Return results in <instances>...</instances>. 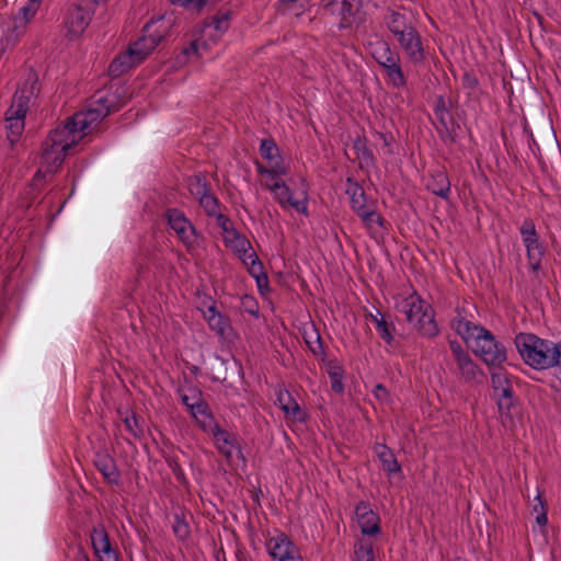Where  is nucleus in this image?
Wrapping results in <instances>:
<instances>
[{
	"label": "nucleus",
	"mask_w": 561,
	"mask_h": 561,
	"mask_svg": "<svg viewBox=\"0 0 561 561\" xmlns=\"http://www.w3.org/2000/svg\"><path fill=\"white\" fill-rule=\"evenodd\" d=\"M375 451L381 461L385 471H387L389 474L401 471V466L397 461V458L390 448H388L386 445L378 444L375 447Z\"/></svg>",
	"instance_id": "obj_29"
},
{
	"label": "nucleus",
	"mask_w": 561,
	"mask_h": 561,
	"mask_svg": "<svg viewBox=\"0 0 561 561\" xmlns=\"http://www.w3.org/2000/svg\"><path fill=\"white\" fill-rule=\"evenodd\" d=\"M270 165H271V168H266L263 164L257 162L256 169L260 174L267 175L270 178L271 182H273L274 180H277L282 175L287 174V169L284 164L275 163V164H270Z\"/></svg>",
	"instance_id": "obj_44"
},
{
	"label": "nucleus",
	"mask_w": 561,
	"mask_h": 561,
	"mask_svg": "<svg viewBox=\"0 0 561 561\" xmlns=\"http://www.w3.org/2000/svg\"><path fill=\"white\" fill-rule=\"evenodd\" d=\"M204 317L207 320L210 330L221 339H226L228 333L232 330L229 318L221 314L215 305L207 308Z\"/></svg>",
	"instance_id": "obj_21"
},
{
	"label": "nucleus",
	"mask_w": 561,
	"mask_h": 561,
	"mask_svg": "<svg viewBox=\"0 0 561 561\" xmlns=\"http://www.w3.org/2000/svg\"><path fill=\"white\" fill-rule=\"evenodd\" d=\"M453 329L468 343L474 342V352L493 369L501 368L507 360L505 346L499 342L491 331L458 316L451 321Z\"/></svg>",
	"instance_id": "obj_2"
},
{
	"label": "nucleus",
	"mask_w": 561,
	"mask_h": 561,
	"mask_svg": "<svg viewBox=\"0 0 561 561\" xmlns=\"http://www.w3.org/2000/svg\"><path fill=\"white\" fill-rule=\"evenodd\" d=\"M323 9L332 14L339 13L345 16L350 13L352 4L347 0H322Z\"/></svg>",
	"instance_id": "obj_41"
},
{
	"label": "nucleus",
	"mask_w": 561,
	"mask_h": 561,
	"mask_svg": "<svg viewBox=\"0 0 561 561\" xmlns=\"http://www.w3.org/2000/svg\"><path fill=\"white\" fill-rule=\"evenodd\" d=\"M245 259H247L245 264L249 266L248 271L251 276L257 277V276L265 274L264 266L254 251L249 252L245 255Z\"/></svg>",
	"instance_id": "obj_46"
},
{
	"label": "nucleus",
	"mask_w": 561,
	"mask_h": 561,
	"mask_svg": "<svg viewBox=\"0 0 561 561\" xmlns=\"http://www.w3.org/2000/svg\"><path fill=\"white\" fill-rule=\"evenodd\" d=\"M231 14L230 10H219L215 15L205 21V25L213 26L217 32L224 33L230 26Z\"/></svg>",
	"instance_id": "obj_36"
},
{
	"label": "nucleus",
	"mask_w": 561,
	"mask_h": 561,
	"mask_svg": "<svg viewBox=\"0 0 561 561\" xmlns=\"http://www.w3.org/2000/svg\"><path fill=\"white\" fill-rule=\"evenodd\" d=\"M38 93V76L35 71L31 70L22 85L14 93L9 108L26 114L28 108L35 104Z\"/></svg>",
	"instance_id": "obj_10"
},
{
	"label": "nucleus",
	"mask_w": 561,
	"mask_h": 561,
	"mask_svg": "<svg viewBox=\"0 0 561 561\" xmlns=\"http://www.w3.org/2000/svg\"><path fill=\"white\" fill-rule=\"evenodd\" d=\"M345 193L350 197L351 206L354 213L363 210V208L367 206V199L364 188L352 178H347L346 180Z\"/></svg>",
	"instance_id": "obj_26"
},
{
	"label": "nucleus",
	"mask_w": 561,
	"mask_h": 561,
	"mask_svg": "<svg viewBox=\"0 0 561 561\" xmlns=\"http://www.w3.org/2000/svg\"><path fill=\"white\" fill-rule=\"evenodd\" d=\"M197 50H198V45H197V42H192L186 48H184L183 53L185 55H191V54H197Z\"/></svg>",
	"instance_id": "obj_57"
},
{
	"label": "nucleus",
	"mask_w": 561,
	"mask_h": 561,
	"mask_svg": "<svg viewBox=\"0 0 561 561\" xmlns=\"http://www.w3.org/2000/svg\"><path fill=\"white\" fill-rule=\"evenodd\" d=\"M375 394L377 398L379 399H387L388 397V391L386 389V387L381 383H378L376 385L375 387Z\"/></svg>",
	"instance_id": "obj_55"
},
{
	"label": "nucleus",
	"mask_w": 561,
	"mask_h": 561,
	"mask_svg": "<svg viewBox=\"0 0 561 561\" xmlns=\"http://www.w3.org/2000/svg\"><path fill=\"white\" fill-rule=\"evenodd\" d=\"M355 214L363 220L367 228H373L374 224H378L379 226L383 224V218L369 206H365L363 210H358Z\"/></svg>",
	"instance_id": "obj_42"
},
{
	"label": "nucleus",
	"mask_w": 561,
	"mask_h": 561,
	"mask_svg": "<svg viewBox=\"0 0 561 561\" xmlns=\"http://www.w3.org/2000/svg\"><path fill=\"white\" fill-rule=\"evenodd\" d=\"M93 10L76 4L68 9L64 24L66 37L70 41L79 38L89 26Z\"/></svg>",
	"instance_id": "obj_11"
},
{
	"label": "nucleus",
	"mask_w": 561,
	"mask_h": 561,
	"mask_svg": "<svg viewBox=\"0 0 561 561\" xmlns=\"http://www.w3.org/2000/svg\"><path fill=\"white\" fill-rule=\"evenodd\" d=\"M396 309L405 316V320L425 337L433 339L438 335L439 329L435 321L431 305L416 293L409 295L396 305Z\"/></svg>",
	"instance_id": "obj_4"
},
{
	"label": "nucleus",
	"mask_w": 561,
	"mask_h": 561,
	"mask_svg": "<svg viewBox=\"0 0 561 561\" xmlns=\"http://www.w3.org/2000/svg\"><path fill=\"white\" fill-rule=\"evenodd\" d=\"M366 318H367L368 320H370V321L375 324V327L378 324L379 319H380V317H379L378 314H374V313H371V312H369V313L366 316Z\"/></svg>",
	"instance_id": "obj_59"
},
{
	"label": "nucleus",
	"mask_w": 561,
	"mask_h": 561,
	"mask_svg": "<svg viewBox=\"0 0 561 561\" xmlns=\"http://www.w3.org/2000/svg\"><path fill=\"white\" fill-rule=\"evenodd\" d=\"M224 242L226 247L231 248L239 255L243 263H247L245 255L252 251V247L244 236L233 228L224 236Z\"/></svg>",
	"instance_id": "obj_22"
},
{
	"label": "nucleus",
	"mask_w": 561,
	"mask_h": 561,
	"mask_svg": "<svg viewBox=\"0 0 561 561\" xmlns=\"http://www.w3.org/2000/svg\"><path fill=\"white\" fill-rule=\"evenodd\" d=\"M462 87L469 91H473L479 85V80L477 76L473 72H465L461 78Z\"/></svg>",
	"instance_id": "obj_51"
},
{
	"label": "nucleus",
	"mask_w": 561,
	"mask_h": 561,
	"mask_svg": "<svg viewBox=\"0 0 561 561\" xmlns=\"http://www.w3.org/2000/svg\"><path fill=\"white\" fill-rule=\"evenodd\" d=\"M188 410L192 416L202 425L203 428H206V426L211 423L213 415L209 412L208 404L204 401L203 397L196 402H192V405H190Z\"/></svg>",
	"instance_id": "obj_33"
},
{
	"label": "nucleus",
	"mask_w": 561,
	"mask_h": 561,
	"mask_svg": "<svg viewBox=\"0 0 561 561\" xmlns=\"http://www.w3.org/2000/svg\"><path fill=\"white\" fill-rule=\"evenodd\" d=\"M380 316L379 322L376 325V330L380 336V339L389 346H392L394 343V331L396 327L393 322L387 321L386 318L378 311Z\"/></svg>",
	"instance_id": "obj_37"
},
{
	"label": "nucleus",
	"mask_w": 561,
	"mask_h": 561,
	"mask_svg": "<svg viewBox=\"0 0 561 561\" xmlns=\"http://www.w3.org/2000/svg\"><path fill=\"white\" fill-rule=\"evenodd\" d=\"M5 115L8 139L11 142V145H14L20 139L24 130L25 113H18V111L9 108Z\"/></svg>",
	"instance_id": "obj_24"
},
{
	"label": "nucleus",
	"mask_w": 561,
	"mask_h": 561,
	"mask_svg": "<svg viewBox=\"0 0 561 561\" xmlns=\"http://www.w3.org/2000/svg\"><path fill=\"white\" fill-rule=\"evenodd\" d=\"M266 187L274 194V198L282 207L289 206L295 208L298 213H307L306 198L304 201L295 199L293 192L280 178L267 183Z\"/></svg>",
	"instance_id": "obj_17"
},
{
	"label": "nucleus",
	"mask_w": 561,
	"mask_h": 561,
	"mask_svg": "<svg viewBox=\"0 0 561 561\" xmlns=\"http://www.w3.org/2000/svg\"><path fill=\"white\" fill-rule=\"evenodd\" d=\"M173 531L180 540H185L190 535V528H173Z\"/></svg>",
	"instance_id": "obj_56"
},
{
	"label": "nucleus",
	"mask_w": 561,
	"mask_h": 561,
	"mask_svg": "<svg viewBox=\"0 0 561 561\" xmlns=\"http://www.w3.org/2000/svg\"><path fill=\"white\" fill-rule=\"evenodd\" d=\"M519 232L527 251L529 267L536 273L541 268L545 248L539 241L534 221L531 219H525L519 228Z\"/></svg>",
	"instance_id": "obj_8"
},
{
	"label": "nucleus",
	"mask_w": 561,
	"mask_h": 561,
	"mask_svg": "<svg viewBox=\"0 0 561 561\" xmlns=\"http://www.w3.org/2000/svg\"><path fill=\"white\" fill-rule=\"evenodd\" d=\"M515 346L523 360L535 369H547L557 366L554 342L540 339L534 333H518L514 339Z\"/></svg>",
	"instance_id": "obj_3"
},
{
	"label": "nucleus",
	"mask_w": 561,
	"mask_h": 561,
	"mask_svg": "<svg viewBox=\"0 0 561 561\" xmlns=\"http://www.w3.org/2000/svg\"><path fill=\"white\" fill-rule=\"evenodd\" d=\"M370 46L373 58L383 69L389 82L397 89L404 88L407 85V78L401 67L399 54L392 50L390 45L383 39H378L370 44Z\"/></svg>",
	"instance_id": "obj_6"
},
{
	"label": "nucleus",
	"mask_w": 561,
	"mask_h": 561,
	"mask_svg": "<svg viewBox=\"0 0 561 561\" xmlns=\"http://www.w3.org/2000/svg\"><path fill=\"white\" fill-rule=\"evenodd\" d=\"M387 25L389 31L393 34L396 38H399L403 34L415 28V26L412 24L411 21H409L405 14H402L397 11H391L387 21Z\"/></svg>",
	"instance_id": "obj_27"
},
{
	"label": "nucleus",
	"mask_w": 561,
	"mask_h": 561,
	"mask_svg": "<svg viewBox=\"0 0 561 561\" xmlns=\"http://www.w3.org/2000/svg\"><path fill=\"white\" fill-rule=\"evenodd\" d=\"M260 153L270 164H284L279 149L273 139H263L261 141Z\"/></svg>",
	"instance_id": "obj_34"
},
{
	"label": "nucleus",
	"mask_w": 561,
	"mask_h": 561,
	"mask_svg": "<svg viewBox=\"0 0 561 561\" xmlns=\"http://www.w3.org/2000/svg\"><path fill=\"white\" fill-rule=\"evenodd\" d=\"M78 129L69 126V119L62 127L53 130L43 142L42 158L49 165L48 171L59 167L67 153L77 140Z\"/></svg>",
	"instance_id": "obj_5"
},
{
	"label": "nucleus",
	"mask_w": 561,
	"mask_h": 561,
	"mask_svg": "<svg viewBox=\"0 0 561 561\" xmlns=\"http://www.w3.org/2000/svg\"><path fill=\"white\" fill-rule=\"evenodd\" d=\"M242 307L245 312L259 317V305L253 297L244 295L242 297Z\"/></svg>",
	"instance_id": "obj_49"
},
{
	"label": "nucleus",
	"mask_w": 561,
	"mask_h": 561,
	"mask_svg": "<svg viewBox=\"0 0 561 561\" xmlns=\"http://www.w3.org/2000/svg\"><path fill=\"white\" fill-rule=\"evenodd\" d=\"M211 434L216 440L219 450L226 456H230L234 437L228 431L221 428L218 424L211 427Z\"/></svg>",
	"instance_id": "obj_31"
},
{
	"label": "nucleus",
	"mask_w": 561,
	"mask_h": 561,
	"mask_svg": "<svg viewBox=\"0 0 561 561\" xmlns=\"http://www.w3.org/2000/svg\"><path fill=\"white\" fill-rule=\"evenodd\" d=\"M354 522L357 526H380V518L369 503L360 502L354 512Z\"/></svg>",
	"instance_id": "obj_28"
},
{
	"label": "nucleus",
	"mask_w": 561,
	"mask_h": 561,
	"mask_svg": "<svg viewBox=\"0 0 561 561\" xmlns=\"http://www.w3.org/2000/svg\"><path fill=\"white\" fill-rule=\"evenodd\" d=\"M171 3L187 8V9H196L201 10L204 8L209 0H170Z\"/></svg>",
	"instance_id": "obj_50"
},
{
	"label": "nucleus",
	"mask_w": 561,
	"mask_h": 561,
	"mask_svg": "<svg viewBox=\"0 0 561 561\" xmlns=\"http://www.w3.org/2000/svg\"><path fill=\"white\" fill-rule=\"evenodd\" d=\"M381 538V528H362V536L354 546L355 561H376L374 549Z\"/></svg>",
	"instance_id": "obj_14"
},
{
	"label": "nucleus",
	"mask_w": 561,
	"mask_h": 561,
	"mask_svg": "<svg viewBox=\"0 0 561 561\" xmlns=\"http://www.w3.org/2000/svg\"><path fill=\"white\" fill-rule=\"evenodd\" d=\"M310 0H280V10L284 12H293L296 16H299L305 9L309 5Z\"/></svg>",
	"instance_id": "obj_45"
},
{
	"label": "nucleus",
	"mask_w": 561,
	"mask_h": 561,
	"mask_svg": "<svg viewBox=\"0 0 561 561\" xmlns=\"http://www.w3.org/2000/svg\"><path fill=\"white\" fill-rule=\"evenodd\" d=\"M187 187L191 195H193L196 198H199L201 196H204L205 194L211 191L210 184L203 173H196L191 175L187 179Z\"/></svg>",
	"instance_id": "obj_32"
},
{
	"label": "nucleus",
	"mask_w": 561,
	"mask_h": 561,
	"mask_svg": "<svg viewBox=\"0 0 561 561\" xmlns=\"http://www.w3.org/2000/svg\"><path fill=\"white\" fill-rule=\"evenodd\" d=\"M456 362V370L455 374L457 375L458 379L462 382L471 383L474 381H478L479 378H483L484 375L478 364L472 359L470 354H467L466 356H462Z\"/></svg>",
	"instance_id": "obj_20"
},
{
	"label": "nucleus",
	"mask_w": 561,
	"mask_h": 561,
	"mask_svg": "<svg viewBox=\"0 0 561 561\" xmlns=\"http://www.w3.org/2000/svg\"><path fill=\"white\" fill-rule=\"evenodd\" d=\"M124 425L126 430L135 437L140 438L144 434L142 428L139 425V421L135 414L124 419Z\"/></svg>",
	"instance_id": "obj_47"
},
{
	"label": "nucleus",
	"mask_w": 561,
	"mask_h": 561,
	"mask_svg": "<svg viewBox=\"0 0 561 561\" xmlns=\"http://www.w3.org/2000/svg\"><path fill=\"white\" fill-rule=\"evenodd\" d=\"M449 348L451 351V354H453L455 360L460 358V357H462V356H466L467 354H469L467 351H465L462 348L460 343L458 341H456V340L449 341Z\"/></svg>",
	"instance_id": "obj_53"
},
{
	"label": "nucleus",
	"mask_w": 561,
	"mask_h": 561,
	"mask_svg": "<svg viewBox=\"0 0 561 561\" xmlns=\"http://www.w3.org/2000/svg\"><path fill=\"white\" fill-rule=\"evenodd\" d=\"M181 401L190 409V405H192V402H196L203 397V393L199 389L192 387L188 388V392L179 391Z\"/></svg>",
	"instance_id": "obj_48"
},
{
	"label": "nucleus",
	"mask_w": 561,
	"mask_h": 561,
	"mask_svg": "<svg viewBox=\"0 0 561 561\" xmlns=\"http://www.w3.org/2000/svg\"><path fill=\"white\" fill-rule=\"evenodd\" d=\"M94 465L108 483L118 484L121 474L115 460L110 455L96 454Z\"/></svg>",
	"instance_id": "obj_23"
},
{
	"label": "nucleus",
	"mask_w": 561,
	"mask_h": 561,
	"mask_svg": "<svg viewBox=\"0 0 561 561\" xmlns=\"http://www.w3.org/2000/svg\"><path fill=\"white\" fill-rule=\"evenodd\" d=\"M407 58L415 66L422 65L426 59V53L422 36L415 28L397 38Z\"/></svg>",
	"instance_id": "obj_13"
},
{
	"label": "nucleus",
	"mask_w": 561,
	"mask_h": 561,
	"mask_svg": "<svg viewBox=\"0 0 561 561\" xmlns=\"http://www.w3.org/2000/svg\"><path fill=\"white\" fill-rule=\"evenodd\" d=\"M426 187L433 194L447 199L450 193V181L444 171L437 170L431 174Z\"/></svg>",
	"instance_id": "obj_25"
},
{
	"label": "nucleus",
	"mask_w": 561,
	"mask_h": 561,
	"mask_svg": "<svg viewBox=\"0 0 561 561\" xmlns=\"http://www.w3.org/2000/svg\"><path fill=\"white\" fill-rule=\"evenodd\" d=\"M164 218L187 250L195 248L196 229L182 210L168 208L164 213Z\"/></svg>",
	"instance_id": "obj_9"
},
{
	"label": "nucleus",
	"mask_w": 561,
	"mask_h": 561,
	"mask_svg": "<svg viewBox=\"0 0 561 561\" xmlns=\"http://www.w3.org/2000/svg\"><path fill=\"white\" fill-rule=\"evenodd\" d=\"M491 382L497 399L499 409L501 411H510L514 403V391L507 374L502 367L491 371Z\"/></svg>",
	"instance_id": "obj_12"
},
{
	"label": "nucleus",
	"mask_w": 561,
	"mask_h": 561,
	"mask_svg": "<svg viewBox=\"0 0 561 561\" xmlns=\"http://www.w3.org/2000/svg\"><path fill=\"white\" fill-rule=\"evenodd\" d=\"M376 135H377V137H378L380 140H382V142H383V145H385L386 147H389V146L391 145V141H392V139H393L392 137H388V136H387L386 134H383V133H377Z\"/></svg>",
	"instance_id": "obj_58"
},
{
	"label": "nucleus",
	"mask_w": 561,
	"mask_h": 561,
	"mask_svg": "<svg viewBox=\"0 0 561 561\" xmlns=\"http://www.w3.org/2000/svg\"><path fill=\"white\" fill-rule=\"evenodd\" d=\"M214 217H216L217 226L222 230V236H225L230 229L234 228L230 218L220 211Z\"/></svg>",
	"instance_id": "obj_52"
},
{
	"label": "nucleus",
	"mask_w": 561,
	"mask_h": 561,
	"mask_svg": "<svg viewBox=\"0 0 561 561\" xmlns=\"http://www.w3.org/2000/svg\"><path fill=\"white\" fill-rule=\"evenodd\" d=\"M328 375L331 381V388L335 393L344 391L343 374L344 370L336 362L330 360L327 365Z\"/></svg>",
	"instance_id": "obj_35"
},
{
	"label": "nucleus",
	"mask_w": 561,
	"mask_h": 561,
	"mask_svg": "<svg viewBox=\"0 0 561 561\" xmlns=\"http://www.w3.org/2000/svg\"><path fill=\"white\" fill-rule=\"evenodd\" d=\"M198 199L199 206L205 210L207 216L214 217L219 213L220 202L219 199L211 193V191L204 196H201Z\"/></svg>",
	"instance_id": "obj_39"
},
{
	"label": "nucleus",
	"mask_w": 561,
	"mask_h": 561,
	"mask_svg": "<svg viewBox=\"0 0 561 561\" xmlns=\"http://www.w3.org/2000/svg\"><path fill=\"white\" fill-rule=\"evenodd\" d=\"M114 96H99L95 100V105L90 107L84 113H77L72 117L69 118V126L78 129L79 133L87 135L92 129V125L94 123H99L103 118H105L111 112L116 111L113 105Z\"/></svg>",
	"instance_id": "obj_7"
},
{
	"label": "nucleus",
	"mask_w": 561,
	"mask_h": 561,
	"mask_svg": "<svg viewBox=\"0 0 561 561\" xmlns=\"http://www.w3.org/2000/svg\"><path fill=\"white\" fill-rule=\"evenodd\" d=\"M354 150L356 152V157L359 160L360 165L374 164L373 152L367 148L366 144L359 138L354 142Z\"/></svg>",
	"instance_id": "obj_43"
},
{
	"label": "nucleus",
	"mask_w": 561,
	"mask_h": 561,
	"mask_svg": "<svg viewBox=\"0 0 561 561\" xmlns=\"http://www.w3.org/2000/svg\"><path fill=\"white\" fill-rule=\"evenodd\" d=\"M171 27V21L163 16L146 23L141 37L131 43L126 51L121 53L112 60L108 66V75L112 78H117L142 62L170 35Z\"/></svg>",
	"instance_id": "obj_1"
},
{
	"label": "nucleus",
	"mask_w": 561,
	"mask_h": 561,
	"mask_svg": "<svg viewBox=\"0 0 561 561\" xmlns=\"http://www.w3.org/2000/svg\"><path fill=\"white\" fill-rule=\"evenodd\" d=\"M276 403L285 413V417L291 422H305L306 414L300 409L297 401L291 397L290 392L285 389H280L277 392Z\"/></svg>",
	"instance_id": "obj_19"
},
{
	"label": "nucleus",
	"mask_w": 561,
	"mask_h": 561,
	"mask_svg": "<svg viewBox=\"0 0 561 561\" xmlns=\"http://www.w3.org/2000/svg\"><path fill=\"white\" fill-rule=\"evenodd\" d=\"M554 346L557 350V356L559 357V358H557V360H558L557 366L561 367V341L559 343H556Z\"/></svg>",
	"instance_id": "obj_60"
},
{
	"label": "nucleus",
	"mask_w": 561,
	"mask_h": 561,
	"mask_svg": "<svg viewBox=\"0 0 561 561\" xmlns=\"http://www.w3.org/2000/svg\"><path fill=\"white\" fill-rule=\"evenodd\" d=\"M42 176L43 175H42L41 171H37L36 174H35V179H38V178H42Z\"/></svg>",
	"instance_id": "obj_62"
},
{
	"label": "nucleus",
	"mask_w": 561,
	"mask_h": 561,
	"mask_svg": "<svg viewBox=\"0 0 561 561\" xmlns=\"http://www.w3.org/2000/svg\"><path fill=\"white\" fill-rule=\"evenodd\" d=\"M91 541L96 561H118L117 552L112 547L105 528H93Z\"/></svg>",
	"instance_id": "obj_18"
},
{
	"label": "nucleus",
	"mask_w": 561,
	"mask_h": 561,
	"mask_svg": "<svg viewBox=\"0 0 561 561\" xmlns=\"http://www.w3.org/2000/svg\"><path fill=\"white\" fill-rule=\"evenodd\" d=\"M302 337L314 356H324L322 340L314 324L311 323L305 327Z\"/></svg>",
	"instance_id": "obj_30"
},
{
	"label": "nucleus",
	"mask_w": 561,
	"mask_h": 561,
	"mask_svg": "<svg viewBox=\"0 0 561 561\" xmlns=\"http://www.w3.org/2000/svg\"><path fill=\"white\" fill-rule=\"evenodd\" d=\"M254 278L256 280V285H257L260 293L263 294L264 290H268V277H267L266 273L261 276L254 277Z\"/></svg>",
	"instance_id": "obj_54"
},
{
	"label": "nucleus",
	"mask_w": 561,
	"mask_h": 561,
	"mask_svg": "<svg viewBox=\"0 0 561 561\" xmlns=\"http://www.w3.org/2000/svg\"><path fill=\"white\" fill-rule=\"evenodd\" d=\"M76 561H90L89 558L83 554V553H80L77 558H76Z\"/></svg>",
	"instance_id": "obj_61"
},
{
	"label": "nucleus",
	"mask_w": 561,
	"mask_h": 561,
	"mask_svg": "<svg viewBox=\"0 0 561 561\" xmlns=\"http://www.w3.org/2000/svg\"><path fill=\"white\" fill-rule=\"evenodd\" d=\"M41 2L42 0H28L27 3L19 10L15 20L20 21L22 25L25 26L35 16Z\"/></svg>",
	"instance_id": "obj_38"
},
{
	"label": "nucleus",
	"mask_w": 561,
	"mask_h": 561,
	"mask_svg": "<svg viewBox=\"0 0 561 561\" xmlns=\"http://www.w3.org/2000/svg\"><path fill=\"white\" fill-rule=\"evenodd\" d=\"M530 513L535 517V520L539 526L547 525V507L540 493H538V495L534 499V504Z\"/></svg>",
	"instance_id": "obj_40"
},
{
	"label": "nucleus",
	"mask_w": 561,
	"mask_h": 561,
	"mask_svg": "<svg viewBox=\"0 0 561 561\" xmlns=\"http://www.w3.org/2000/svg\"><path fill=\"white\" fill-rule=\"evenodd\" d=\"M434 114L439 123L437 130L444 141L455 142L457 138L456 124L446 106L445 99L438 96L436 100Z\"/></svg>",
	"instance_id": "obj_16"
},
{
	"label": "nucleus",
	"mask_w": 561,
	"mask_h": 561,
	"mask_svg": "<svg viewBox=\"0 0 561 561\" xmlns=\"http://www.w3.org/2000/svg\"><path fill=\"white\" fill-rule=\"evenodd\" d=\"M266 548L268 553L279 561H297L299 557L297 547L284 534L267 539Z\"/></svg>",
	"instance_id": "obj_15"
}]
</instances>
